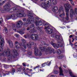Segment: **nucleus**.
<instances>
[{
    "label": "nucleus",
    "mask_w": 77,
    "mask_h": 77,
    "mask_svg": "<svg viewBox=\"0 0 77 77\" xmlns=\"http://www.w3.org/2000/svg\"><path fill=\"white\" fill-rule=\"evenodd\" d=\"M45 27H47L48 28L49 27V25L48 23H46L45 24Z\"/></svg>",
    "instance_id": "79ce46f5"
},
{
    "label": "nucleus",
    "mask_w": 77,
    "mask_h": 77,
    "mask_svg": "<svg viewBox=\"0 0 77 77\" xmlns=\"http://www.w3.org/2000/svg\"><path fill=\"white\" fill-rule=\"evenodd\" d=\"M11 4L9 3H7L6 5L4 6V9H7L8 11V9L10 8H11Z\"/></svg>",
    "instance_id": "ddd939ff"
},
{
    "label": "nucleus",
    "mask_w": 77,
    "mask_h": 77,
    "mask_svg": "<svg viewBox=\"0 0 77 77\" xmlns=\"http://www.w3.org/2000/svg\"><path fill=\"white\" fill-rule=\"evenodd\" d=\"M30 30V32L31 33H33L35 32H36V30H35V25L34 24L32 25L29 27L27 28V30Z\"/></svg>",
    "instance_id": "0eeeda50"
},
{
    "label": "nucleus",
    "mask_w": 77,
    "mask_h": 77,
    "mask_svg": "<svg viewBox=\"0 0 77 77\" xmlns=\"http://www.w3.org/2000/svg\"><path fill=\"white\" fill-rule=\"evenodd\" d=\"M23 21H26V18H24L23 19Z\"/></svg>",
    "instance_id": "13d9d810"
},
{
    "label": "nucleus",
    "mask_w": 77,
    "mask_h": 77,
    "mask_svg": "<svg viewBox=\"0 0 77 77\" xmlns=\"http://www.w3.org/2000/svg\"><path fill=\"white\" fill-rule=\"evenodd\" d=\"M69 74L70 75H71V77H76V76H75V75H73V74H72V72H70L69 73Z\"/></svg>",
    "instance_id": "2f4dec72"
},
{
    "label": "nucleus",
    "mask_w": 77,
    "mask_h": 77,
    "mask_svg": "<svg viewBox=\"0 0 77 77\" xmlns=\"http://www.w3.org/2000/svg\"><path fill=\"white\" fill-rule=\"evenodd\" d=\"M51 45L53 46L54 48H55L56 49L58 48H59V47H62V45H63L62 43L60 42L57 43V45L55 43L51 42Z\"/></svg>",
    "instance_id": "7ed1b4c3"
},
{
    "label": "nucleus",
    "mask_w": 77,
    "mask_h": 77,
    "mask_svg": "<svg viewBox=\"0 0 77 77\" xmlns=\"http://www.w3.org/2000/svg\"><path fill=\"white\" fill-rule=\"evenodd\" d=\"M51 5H56L57 4V1L56 0H53L51 3Z\"/></svg>",
    "instance_id": "aec40b11"
},
{
    "label": "nucleus",
    "mask_w": 77,
    "mask_h": 77,
    "mask_svg": "<svg viewBox=\"0 0 77 77\" xmlns=\"http://www.w3.org/2000/svg\"><path fill=\"white\" fill-rule=\"evenodd\" d=\"M11 51L12 53V54L10 53L11 50L9 48H8L7 49L4 50L3 53L2 54V55L3 56L8 57L10 59H11L13 57L14 58H16L17 54V51L15 49L12 50Z\"/></svg>",
    "instance_id": "f257e3e1"
},
{
    "label": "nucleus",
    "mask_w": 77,
    "mask_h": 77,
    "mask_svg": "<svg viewBox=\"0 0 77 77\" xmlns=\"http://www.w3.org/2000/svg\"><path fill=\"white\" fill-rule=\"evenodd\" d=\"M12 72H13V73L15 72V69L13 68L12 70Z\"/></svg>",
    "instance_id": "49530a36"
},
{
    "label": "nucleus",
    "mask_w": 77,
    "mask_h": 77,
    "mask_svg": "<svg viewBox=\"0 0 77 77\" xmlns=\"http://www.w3.org/2000/svg\"><path fill=\"white\" fill-rule=\"evenodd\" d=\"M3 51V48L2 47H0V51Z\"/></svg>",
    "instance_id": "603ef678"
},
{
    "label": "nucleus",
    "mask_w": 77,
    "mask_h": 77,
    "mask_svg": "<svg viewBox=\"0 0 77 77\" xmlns=\"http://www.w3.org/2000/svg\"><path fill=\"white\" fill-rule=\"evenodd\" d=\"M39 48H40V50H42V45H39Z\"/></svg>",
    "instance_id": "c9c22d12"
},
{
    "label": "nucleus",
    "mask_w": 77,
    "mask_h": 77,
    "mask_svg": "<svg viewBox=\"0 0 77 77\" xmlns=\"http://www.w3.org/2000/svg\"><path fill=\"white\" fill-rule=\"evenodd\" d=\"M31 38L32 40H38V35H37L32 34L31 36Z\"/></svg>",
    "instance_id": "9d476101"
},
{
    "label": "nucleus",
    "mask_w": 77,
    "mask_h": 77,
    "mask_svg": "<svg viewBox=\"0 0 77 77\" xmlns=\"http://www.w3.org/2000/svg\"><path fill=\"white\" fill-rule=\"evenodd\" d=\"M3 5V4L2 3H0V7L2 6V5Z\"/></svg>",
    "instance_id": "69168bd1"
},
{
    "label": "nucleus",
    "mask_w": 77,
    "mask_h": 77,
    "mask_svg": "<svg viewBox=\"0 0 77 77\" xmlns=\"http://www.w3.org/2000/svg\"><path fill=\"white\" fill-rule=\"evenodd\" d=\"M58 72L56 70H55L54 71V73L55 74H58Z\"/></svg>",
    "instance_id": "de8ad7c7"
},
{
    "label": "nucleus",
    "mask_w": 77,
    "mask_h": 77,
    "mask_svg": "<svg viewBox=\"0 0 77 77\" xmlns=\"http://www.w3.org/2000/svg\"><path fill=\"white\" fill-rule=\"evenodd\" d=\"M12 26L13 27V29L14 30V31H16V30L17 29V27L15 26V24H13L12 25Z\"/></svg>",
    "instance_id": "4be33fe9"
},
{
    "label": "nucleus",
    "mask_w": 77,
    "mask_h": 77,
    "mask_svg": "<svg viewBox=\"0 0 77 77\" xmlns=\"http://www.w3.org/2000/svg\"><path fill=\"white\" fill-rule=\"evenodd\" d=\"M22 24H23V22L21 20H19V21L16 22V26L18 28H20L22 26Z\"/></svg>",
    "instance_id": "6e6552de"
},
{
    "label": "nucleus",
    "mask_w": 77,
    "mask_h": 77,
    "mask_svg": "<svg viewBox=\"0 0 77 77\" xmlns=\"http://www.w3.org/2000/svg\"><path fill=\"white\" fill-rule=\"evenodd\" d=\"M54 51V49L52 48L51 47H48L47 48H46V52H48L49 53H53Z\"/></svg>",
    "instance_id": "9b49d317"
},
{
    "label": "nucleus",
    "mask_w": 77,
    "mask_h": 77,
    "mask_svg": "<svg viewBox=\"0 0 77 77\" xmlns=\"http://www.w3.org/2000/svg\"><path fill=\"white\" fill-rule=\"evenodd\" d=\"M57 54H61V51L59 50H58L57 51Z\"/></svg>",
    "instance_id": "4c0bfd02"
},
{
    "label": "nucleus",
    "mask_w": 77,
    "mask_h": 77,
    "mask_svg": "<svg viewBox=\"0 0 77 77\" xmlns=\"http://www.w3.org/2000/svg\"><path fill=\"white\" fill-rule=\"evenodd\" d=\"M3 20L2 19V18H1L0 19V24H1L2 23V21Z\"/></svg>",
    "instance_id": "e2e57ef3"
},
{
    "label": "nucleus",
    "mask_w": 77,
    "mask_h": 77,
    "mask_svg": "<svg viewBox=\"0 0 77 77\" xmlns=\"http://www.w3.org/2000/svg\"><path fill=\"white\" fill-rule=\"evenodd\" d=\"M63 8L62 7H60L59 10V12H62V11Z\"/></svg>",
    "instance_id": "a19ab883"
},
{
    "label": "nucleus",
    "mask_w": 77,
    "mask_h": 77,
    "mask_svg": "<svg viewBox=\"0 0 77 77\" xmlns=\"http://www.w3.org/2000/svg\"><path fill=\"white\" fill-rule=\"evenodd\" d=\"M17 70L19 72H21V70H22V68H21V67H20L19 68H18L17 69Z\"/></svg>",
    "instance_id": "cd10ccee"
},
{
    "label": "nucleus",
    "mask_w": 77,
    "mask_h": 77,
    "mask_svg": "<svg viewBox=\"0 0 77 77\" xmlns=\"http://www.w3.org/2000/svg\"><path fill=\"white\" fill-rule=\"evenodd\" d=\"M46 65H45V63L44 64H42V67H44V66H45Z\"/></svg>",
    "instance_id": "bf43d9fd"
},
{
    "label": "nucleus",
    "mask_w": 77,
    "mask_h": 77,
    "mask_svg": "<svg viewBox=\"0 0 77 77\" xmlns=\"http://www.w3.org/2000/svg\"><path fill=\"white\" fill-rule=\"evenodd\" d=\"M28 54L29 55H32V51H28Z\"/></svg>",
    "instance_id": "e433bc0d"
},
{
    "label": "nucleus",
    "mask_w": 77,
    "mask_h": 77,
    "mask_svg": "<svg viewBox=\"0 0 77 77\" xmlns=\"http://www.w3.org/2000/svg\"><path fill=\"white\" fill-rule=\"evenodd\" d=\"M41 44H43V45H47V44H46L45 42H44L43 41H41Z\"/></svg>",
    "instance_id": "473e14b6"
},
{
    "label": "nucleus",
    "mask_w": 77,
    "mask_h": 77,
    "mask_svg": "<svg viewBox=\"0 0 77 77\" xmlns=\"http://www.w3.org/2000/svg\"><path fill=\"white\" fill-rule=\"evenodd\" d=\"M3 66L5 68H9V66L7 65L4 64Z\"/></svg>",
    "instance_id": "72a5a7b5"
},
{
    "label": "nucleus",
    "mask_w": 77,
    "mask_h": 77,
    "mask_svg": "<svg viewBox=\"0 0 77 77\" xmlns=\"http://www.w3.org/2000/svg\"><path fill=\"white\" fill-rule=\"evenodd\" d=\"M12 9L13 11H16V15L17 16V14H18V12H17V10H18V9H17V8L15 7L13 8H12Z\"/></svg>",
    "instance_id": "b1692460"
},
{
    "label": "nucleus",
    "mask_w": 77,
    "mask_h": 77,
    "mask_svg": "<svg viewBox=\"0 0 77 77\" xmlns=\"http://www.w3.org/2000/svg\"><path fill=\"white\" fill-rule=\"evenodd\" d=\"M63 67H64V68H66V65H63Z\"/></svg>",
    "instance_id": "338daca9"
},
{
    "label": "nucleus",
    "mask_w": 77,
    "mask_h": 77,
    "mask_svg": "<svg viewBox=\"0 0 77 77\" xmlns=\"http://www.w3.org/2000/svg\"><path fill=\"white\" fill-rule=\"evenodd\" d=\"M72 5H73V6H74V2H73V1H72L71 2H70Z\"/></svg>",
    "instance_id": "4d7b16f0"
},
{
    "label": "nucleus",
    "mask_w": 77,
    "mask_h": 77,
    "mask_svg": "<svg viewBox=\"0 0 77 77\" xmlns=\"http://www.w3.org/2000/svg\"><path fill=\"white\" fill-rule=\"evenodd\" d=\"M33 21V20H30L29 19H28L27 20V23L28 24H30Z\"/></svg>",
    "instance_id": "5701e85b"
},
{
    "label": "nucleus",
    "mask_w": 77,
    "mask_h": 77,
    "mask_svg": "<svg viewBox=\"0 0 77 77\" xmlns=\"http://www.w3.org/2000/svg\"><path fill=\"white\" fill-rule=\"evenodd\" d=\"M35 23L37 26H38V25H39V26H41V25L42 24V21H41V20H40L38 22L36 20L35 21Z\"/></svg>",
    "instance_id": "dca6fc26"
},
{
    "label": "nucleus",
    "mask_w": 77,
    "mask_h": 77,
    "mask_svg": "<svg viewBox=\"0 0 77 77\" xmlns=\"http://www.w3.org/2000/svg\"><path fill=\"white\" fill-rule=\"evenodd\" d=\"M18 33H19L20 34H24V33L22 31H19L18 32Z\"/></svg>",
    "instance_id": "37998d69"
},
{
    "label": "nucleus",
    "mask_w": 77,
    "mask_h": 77,
    "mask_svg": "<svg viewBox=\"0 0 77 77\" xmlns=\"http://www.w3.org/2000/svg\"><path fill=\"white\" fill-rule=\"evenodd\" d=\"M7 12H8V10H7L6 9H5L4 10L1 11V13H5Z\"/></svg>",
    "instance_id": "393cba45"
},
{
    "label": "nucleus",
    "mask_w": 77,
    "mask_h": 77,
    "mask_svg": "<svg viewBox=\"0 0 77 77\" xmlns=\"http://www.w3.org/2000/svg\"><path fill=\"white\" fill-rule=\"evenodd\" d=\"M43 48V49H44V50H45L46 49V50H47V49H46V47L45 46H43L42 47Z\"/></svg>",
    "instance_id": "5fc2aeb1"
},
{
    "label": "nucleus",
    "mask_w": 77,
    "mask_h": 77,
    "mask_svg": "<svg viewBox=\"0 0 77 77\" xmlns=\"http://www.w3.org/2000/svg\"><path fill=\"white\" fill-rule=\"evenodd\" d=\"M58 58L60 59H62V58H63V56H59L58 57Z\"/></svg>",
    "instance_id": "09e8293b"
},
{
    "label": "nucleus",
    "mask_w": 77,
    "mask_h": 77,
    "mask_svg": "<svg viewBox=\"0 0 77 77\" xmlns=\"http://www.w3.org/2000/svg\"><path fill=\"white\" fill-rule=\"evenodd\" d=\"M23 47L24 48L26 49V45H25V44H23Z\"/></svg>",
    "instance_id": "6e6d98bb"
},
{
    "label": "nucleus",
    "mask_w": 77,
    "mask_h": 77,
    "mask_svg": "<svg viewBox=\"0 0 77 77\" xmlns=\"http://www.w3.org/2000/svg\"><path fill=\"white\" fill-rule=\"evenodd\" d=\"M64 5L66 10V18H63V21H65V20H69V14L68 13L69 11V8H72V6H71L68 3L66 4H64Z\"/></svg>",
    "instance_id": "f03ea898"
},
{
    "label": "nucleus",
    "mask_w": 77,
    "mask_h": 77,
    "mask_svg": "<svg viewBox=\"0 0 77 77\" xmlns=\"http://www.w3.org/2000/svg\"><path fill=\"white\" fill-rule=\"evenodd\" d=\"M31 44V45H33L34 43L33 42H32L31 43H30Z\"/></svg>",
    "instance_id": "0e129e2a"
},
{
    "label": "nucleus",
    "mask_w": 77,
    "mask_h": 77,
    "mask_svg": "<svg viewBox=\"0 0 77 77\" xmlns=\"http://www.w3.org/2000/svg\"><path fill=\"white\" fill-rule=\"evenodd\" d=\"M17 12H18V14H19V13L22 14V13H24V11L22 9H19L17 10Z\"/></svg>",
    "instance_id": "f3484780"
},
{
    "label": "nucleus",
    "mask_w": 77,
    "mask_h": 77,
    "mask_svg": "<svg viewBox=\"0 0 77 77\" xmlns=\"http://www.w3.org/2000/svg\"><path fill=\"white\" fill-rule=\"evenodd\" d=\"M50 77H54V75H52Z\"/></svg>",
    "instance_id": "774afa93"
},
{
    "label": "nucleus",
    "mask_w": 77,
    "mask_h": 77,
    "mask_svg": "<svg viewBox=\"0 0 77 77\" xmlns=\"http://www.w3.org/2000/svg\"><path fill=\"white\" fill-rule=\"evenodd\" d=\"M31 45H32L30 43H28L27 44V47L29 48H31Z\"/></svg>",
    "instance_id": "c85d7f7f"
},
{
    "label": "nucleus",
    "mask_w": 77,
    "mask_h": 77,
    "mask_svg": "<svg viewBox=\"0 0 77 77\" xmlns=\"http://www.w3.org/2000/svg\"><path fill=\"white\" fill-rule=\"evenodd\" d=\"M11 15H9L7 16V19L8 20H9V19H11Z\"/></svg>",
    "instance_id": "c756f323"
},
{
    "label": "nucleus",
    "mask_w": 77,
    "mask_h": 77,
    "mask_svg": "<svg viewBox=\"0 0 77 77\" xmlns=\"http://www.w3.org/2000/svg\"><path fill=\"white\" fill-rule=\"evenodd\" d=\"M35 50V56H41L42 55V53L41 51H38V49L37 47H35L34 48Z\"/></svg>",
    "instance_id": "39448f33"
},
{
    "label": "nucleus",
    "mask_w": 77,
    "mask_h": 77,
    "mask_svg": "<svg viewBox=\"0 0 77 77\" xmlns=\"http://www.w3.org/2000/svg\"><path fill=\"white\" fill-rule=\"evenodd\" d=\"M11 17L12 18H15V15L14 14L11 15Z\"/></svg>",
    "instance_id": "ea45409f"
},
{
    "label": "nucleus",
    "mask_w": 77,
    "mask_h": 77,
    "mask_svg": "<svg viewBox=\"0 0 77 77\" xmlns=\"http://www.w3.org/2000/svg\"><path fill=\"white\" fill-rule=\"evenodd\" d=\"M45 30L46 31V32L47 33H52L53 32V29L48 28L47 26H45Z\"/></svg>",
    "instance_id": "1a4fd4ad"
},
{
    "label": "nucleus",
    "mask_w": 77,
    "mask_h": 77,
    "mask_svg": "<svg viewBox=\"0 0 77 77\" xmlns=\"http://www.w3.org/2000/svg\"><path fill=\"white\" fill-rule=\"evenodd\" d=\"M51 36V37H52V38H56V33H54Z\"/></svg>",
    "instance_id": "f704fd0d"
},
{
    "label": "nucleus",
    "mask_w": 77,
    "mask_h": 77,
    "mask_svg": "<svg viewBox=\"0 0 77 77\" xmlns=\"http://www.w3.org/2000/svg\"><path fill=\"white\" fill-rule=\"evenodd\" d=\"M28 17L29 18L33 19V20H38V19L37 18H33V14H29L28 15Z\"/></svg>",
    "instance_id": "2eb2a0df"
},
{
    "label": "nucleus",
    "mask_w": 77,
    "mask_h": 77,
    "mask_svg": "<svg viewBox=\"0 0 77 77\" xmlns=\"http://www.w3.org/2000/svg\"><path fill=\"white\" fill-rule=\"evenodd\" d=\"M18 44H19L18 43V42H15V46H16V48H18L19 47L17 45Z\"/></svg>",
    "instance_id": "bb28decb"
},
{
    "label": "nucleus",
    "mask_w": 77,
    "mask_h": 77,
    "mask_svg": "<svg viewBox=\"0 0 77 77\" xmlns=\"http://www.w3.org/2000/svg\"><path fill=\"white\" fill-rule=\"evenodd\" d=\"M56 38H57V39H60V35H56V37H55Z\"/></svg>",
    "instance_id": "a18cd8bd"
},
{
    "label": "nucleus",
    "mask_w": 77,
    "mask_h": 77,
    "mask_svg": "<svg viewBox=\"0 0 77 77\" xmlns=\"http://www.w3.org/2000/svg\"><path fill=\"white\" fill-rule=\"evenodd\" d=\"M58 9L57 7H54L52 9V11H53V12H55V11H57Z\"/></svg>",
    "instance_id": "412c9836"
},
{
    "label": "nucleus",
    "mask_w": 77,
    "mask_h": 77,
    "mask_svg": "<svg viewBox=\"0 0 77 77\" xmlns=\"http://www.w3.org/2000/svg\"><path fill=\"white\" fill-rule=\"evenodd\" d=\"M74 45L75 46V47H77V43H75V44H74Z\"/></svg>",
    "instance_id": "052dcab7"
},
{
    "label": "nucleus",
    "mask_w": 77,
    "mask_h": 77,
    "mask_svg": "<svg viewBox=\"0 0 77 77\" xmlns=\"http://www.w3.org/2000/svg\"><path fill=\"white\" fill-rule=\"evenodd\" d=\"M14 36L16 37V38H18L20 36V35L17 34H16L14 35Z\"/></svg>",
    "instance_id": "c03bdc74"
},
{
    "label": "nucleus",
    "mask_w": 77,
    "mask_h": 77,
    "mask_svg": "<svg viewBox=\"0 0 77 77\" xmlns=\"http://www.w3.org/2000/svg\"><path fill=\"white\" fill-rule=\"evenodd\" d=\"M23 26L24 27H26L28 26V23H27L26 22H25L23 23Z\"/></svg>",
    "instance_id": "a878e982"
},
{
    "label": "nucleus",
    "mask_w": 77,
    "mask_h": 77,
    "mask_svg": "<svg viewBox=\"0 0 77 77\" xmlns=\"http://www.w3.org/2000/svg\"><path fill=\"white\" fill-rule=\"evenodd\" d=\"M26 16V14L24 13H19V14L17 13V17L21 18V17H25Z\"/></svg>",
    "instance_id": "4468645a"
},
{
    "label": "nucleus",
    "mask_w": 77,
    "mask_h": 77,
    "mask_svg": "<svg viewBox=\"0 0 77 77\" xmlns=\"http://www.w3.org/2000/svg\"><path fill=\"white\" fill-rule=\"evenodd\" d=\"M75 12L74 11V10L73 9H71L70 10V18H72L73 17V16L75 15V14H77V9L75 8Z\"/></svg>",
    "instance_id": "423d86ee"
},
{
    "label": "nucleus",
    "mask_w": 77,
    "mask_h": 77,
    "mask_svg": "<svg viewBox=\"0 0 77 77\" xmlns=\"http://www.w3.org/2000/svg\"><path fill=\"white\" fill-rule=\"evenodd\" d=\"M47 2L43 3L42 5L43 8H48L50 7V5L51 3V0H46Z\"/></svg>",
    "instance_id": "20e7f679"
},
{
    "label": "nucleus",
    "mask_w": 77,
    "mask_h": 77,
    "mask_svg": "<svg viewBox=\"0 0 77 77\" xmlns=\"http://www.w3.org/2000/svg\"><path fill=\"white\" fill-rule=\"evenodd\" d=\"M5 44L4 39L2 38V36L0 35V46L4 47Z\"/></svg>",
    "instance_id": "f8f14e48"
},
{
    "label": "nucleus",
    "mask_w": 77,
    "mask_h": 77,
    "mask_svg": "<svg viewBox=\"0 0 77 77\" xmlns=\"http://www.w3.org/2000/svg\"><path fill=\"white\" fill-rule=\"evenodd\" d=\"M59 14V17H62V16H65V13H63L62 14H60V13Z\"/></svg>",
    "instance_id": "7c9ffc66"
},
{
    "label": "nucleus",
    "mask_w": 77,
    "mask_h": 77,
    "mask_svg": "<svg viewBox=\"0 0 77 77\" xmlns=\"http://www.w3.org/2000/svg\"><path fill=\"white\" fill-rule=\"evenodd\" d=\"M6 2V0H1L0 1V2H1L2 4H4Z\"/></svg>",
    "instance_id": "58836bf2"
},
{
    "label": "nucleus",
    "mask_w": 77,
    "mask_h": 77,
    "mask_svg": "<svg viewBox=\"0 0 77 77\" xmlns=\"http://www.w3.org/2000/svg\"><path fill=\"white\" fill-rule=\"evenodd\" d=\"M22 42H24V43H25V42H26V40L24 39H22Z\"/></svg>",
    "instance_id": "8fccbe9b"
},
{
    "label": "nucleus",
    "mask_w": 77,
    "mask_h": 77,
    "mask_svg": "<svg viewBox=\"0 0 77 77\" xmlns=\"http://www.w3.org/2000/svg\"><path fill=\"white\" fill-rule=\"evenodd\" d=\"M5 30L6 33H8V29H5Z\"/></svg>",
    "instance_id": "680f3d73"
},
{
    "label": "nucleus",
    "mask_w": 77,
    "mask_h": 77,
    "mask_svg": "<svg viewBox=\"0 0 77 77\" xmlns=\"http://www.w3.org/2000/svg\"><path fill=\"white\" fill-rule=\"evenodd\" d=\"M60 69V75H63V70L62 69L61 67L59 68Z\"/></svg>",
    "instance_id": "6ab92c4d"
},
{
    "label": "nucleus",
    "mask_w": 77,
    "mask_h": 77,
    "mask_svg": "<svg viewBox=\"0 0 77 77\" xmlns=\"http://www.w3.org/2000/svg\"><path fill=\"white\" fill-rule=\"evenodd\" d=\"M22 70L23 72H25V71H26V69L25 68H23L22 69Z\"/></svg>",
    "instance_id": "3c124183"
},
{
    "label": "nucleus",
    "mask_w": 77,
    "mask_h": 77,
    "mask_svg": "<svg viewBox=\"0 0 77 77\" xmlns=\"http://www.w3.org/2000/svg\"><path fill=\"white\" fill-rule=\"evenodd\" d=\"M8 43L9 44L10 47L11 48H12V47H13V43L12 41L11 40H9L8 41Z\"/></svg>",
    "instance_id": "a211bd4d"
},
{
    "label": "nucleus",
    "mask_w": 77,
    "mask_h": 77,
    "mask_svg": "<svg viewBox=\"0 0 77 77\" xmlns=\"http://www.w3.org/2000/svg\"><path fill=\"white\" fill-rule=\"evenodd\" d=\"M37 29L38 30H41V28L39 26H38L37 27H36Z\"/></svg>",
    "instance_id": "864d4df0"
}]
</instances>
